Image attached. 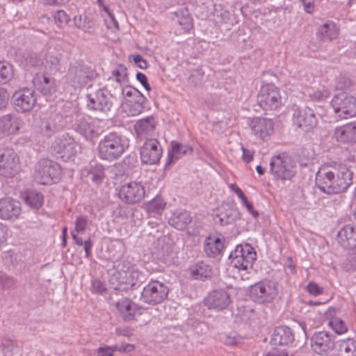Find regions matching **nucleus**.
<instances>
[{
    "label": "nucleus",
    "mask_w": 356,
    "mask_h": 356,
    "mask_svg": "<svg viewBox=\"0 0 356 356\" xmlns=\"http://www.w3.org/2000/svg\"><path fill=\"white\" fill-rule=\"evenodd\" d=\"M337 239L343 248L354 249L356 248V227L345 225L338 232Z\"/></svg>",
    "instance_id": "obj_28"
},
{
    "label": "nucleus",
    "mask_w": 356,
    "mask_h": 356,
    "mask_svg": "<svg viewBox=\"0 0 356 356\" xmlns=\"http://www.w3.org/2000/svg\"><path fill=\"white\" fill-rule=\"evenodd\" d=\"M206 76L201 68L191 70L188 82L195 87H201L206 81Z\"/></svg>",
    "instance_id": "obj_45"
},
{
    "label": "nucleus",
    "mask_w": 356,
    "mask_h": 356,
    "mask_svg": "<svg viewBox=\"0 0 356 356\" xmlns=\"http://www.w3.org/2000/svg\"><path fill=\"white\" fill-rule=\"evenodd\" d=\"M112 74L115 77V81L119 86L121 84V79L124 81H128L127 69L123 65H118L117 69L114 70Z\"/></svg>",
    "instance_id": "obj_49"
},
{
    "label": "nucleus",
    "mask_w": 356,
    "mask_h": 356,
    "mask_svg": "<svg viewBox=\"0 0 356 356\" xmlns=\"http://www.w3.org/2000/svg\"><path fill=\"white\" fill-rule=\"evenodd\" d=\"M133 60L141 69H147L149 66L147 61L139 54L133 56Z\"/></svg>",
    "instance_id": "obj_57"
},
{
    "label": "nucleus",
    "mask_w": 356,
    "mask_h": 356,
    "mask_svg": "<svg viewBox=\"0 0 356 356\" xmlns=\"http://www.w3.org/2000/svg\"><path fill=\"white\" fill-rule=\"evenodd\" d=\"M56 128L55 127L52 126L50 122H45L44 127L42 128V133L43 135L50 137L54 132H55Z\"/></svg>",
    "instance_id": "obj_61"
},
{
    "label": "nucleus",
    "mask_w": 356,
    "mask_h": 356,
    "mask_svg": "<svg viewBox=\"0 0 356 356\" xmlns=\"http://www.w3.org/2000/svg\"><path fill=\"white\" fill-rule=\"evenodd\" d=\"M177 22L184 30L188 31L192 27V17L186 8L179 9L176 13Z\"/></svg>",
    "instance_id": "obj_43"
},
{
    "label": "nucleus",
    "mask_w": 356,
    "mask_h": 356,
    "mask_svg": "<svg viewBox=\"0 0 356 356\" xmlns=\"http://www.w3.org/2000/svg\"><path fill=\"white\" fill-rule=\"evenodd\" d=\"M51 148L64 160H67L76 154L78 145L73 138L68 134H65L55 139L51 145Z\"/></svg>",
    "instance_id": "obj_16"
},
{
    "label": "nucleus",
    "mask_w": 356,
    "mask_h": 356,
    "mask_svg": "<svg viewBox=\"0 0 356 356\" xmlns=\"http://www.w3.org/2000/svg\"><path fill=\"white\" fill-rule=\"evenodd\" d=\"M120 316L125 321H131L134 319L137 306L129 298H123L115 304Z\"/></svg>",
    "instance_id": "obj_34"
},
{
    "label": "nucleus",
    "mask_w": 356,
    "mask_h": 356,
    "mask_svg": "<svg viewBox=\"0 0 356 356\" xmlns=\"http://www.w3.org/2000/svg\"><path fill=\"white\" fill-rule=\"evenodd\" d=\"M124 267L127 268V270H120L115 273L113 275V280L119 282V286L115 287L116 290L126 291L129 289H137L140 288L145 280V275L138 270L130 268L129 263H122Z\"/></svg>",
    "instance_id": "obj_5"
},
{
    "label": "nucleus",
    "mask_w": 356,
    "mask_h": 356,
    "mask_svg": "<svg viewBox=\"0 0 356 356\" xmlns=\"http://www.w3.org/2000/svg\"><path fill=\"white\" fill-rule=\"evenodd\" d=\"M165 202L159 196H156L148 204V211L151 213L160 214L165 207Z\"/></svg>",
    "instance_id": "obj_47"
},
{
    "label": "nucleus",
    "mask_w": 356,
    "mask_h": 356,
    "mask_svg": "<svg viewBox=\"0 0 356 356\" xmlns=\"http://www.w3.org/2000/svg\"><path fill=\"white\" fill-rule=\"evenodd\" d=\"M24 200L26 204L34 209H38L43 204V195L35 191H27L24 195Z\"/></svg>",
    "instance_id": "obj_41"
},
{
    "label": "nucleus",
    "mask_w": 356,
    "mask_h": 356,
    "mask_svg": "<svg viewBox=\"0 0 356 356\" xmlns=\"http://www.w3.org/2000/svg\"><path fill=\"white\" fill-rule=\"evenodd\" d=\"M33 86L36 90L42 95H51L57 90V81L56 79L47 75V73H37L33 80Z\"/></svg>",
    "instance_id": "obj_21"
},
{
    "label": "nucleus",
    "mask_w": 356,
    "mask_h": 356,
    "mask_svg": "<svg viewBox=\"0 0 356 356\" xmlns=\"http://www.w3.org/2000/svg\"><path fill=\"white\" fill-rule=\"evenodd\" d=\"M257 100L264 111H274L282 105L280 90L273 84L263 86L257 95Z\"/></svg>",
    "instance_id": "obj_11"
},
{
    "label": "nucleus",
    "mask_w": 356,
    "mask_h": 356,
    "mask_svg": "<svg viewBox=\"0 0 356 356\" xmlns=\"http://www.w3.org/2000/svg\"><path fill=\"white\" fill-rule=\"evenodd\" d=\"M324 314L327 316V317L330 318L329 325L331 326L335 333L341 334L347 331V325L344 321L338 317L334 316L335 314L334 308H328L326 311L324 312Z\"/></svg>",
    "instance_id": "obj_39"
},
{
    "label": "nucleus",
    "mask_w": 356,
    "mask_h": 356,
    "mask_svg": "<svg viewBox=\"0 0 356 356\" xmlns=\"http://www.w3.org/2000/svg\"><path fill=\"white\" fill-rule=\"evenodd\" d=\"M277 295L275 284L270 280H264L251 286L250 289V298L259 304L270 302Z\"/></svg>",
    "instance_id": "obj_12"
},
{
    "label": "nucleus",
    "mask_w": 356,
    "mask_h": 356,
    "mask_svg": "<svg viewBox=\"0 0 356 356\" xmlns=\"http://www.w3.org/2000/svg\"><path fill=\"white\" fill-rule=\"evenodd\" d=\"M307 291L314 296H318L323 293V289L321 288L317 284L309 282L307 286Z\"/></svg>",
    "instance_id": "obj_55"
},
{
    "label": "nucleus",
    "mask_w": 356,
    "mask_h": 356,
    "mask_svg": "<svg viewBox=\"0 0 356 356\" xmlns=\"http://www.w3.org/2000/svg\"><path fill=\"white\" fill-rule=\"evenodd\" d=\"M91 88L92 85H90L87 88L88 91H89ZM86 98L87 107L90 110L106 113L110 111L113 106V103L110 100V98L101 88H98L95 92H88Z\"/></svg>",
    "instance_id": "obj_15"
},
{
    "label": "nucleus",
    "mask_w": 356,
    "mask_h": 356,
    "mask_svg": "<svg viewBox=\"0 0 356 356\" xmlns=\"http://www.w3.org/2000/svg\"><path fill=\"white\" fill-rule=\"evenodd\" d=\"M270 170L275 179L290 180L296 173V164L291 156L279 154L271 159Z\"/></svg>",
    "instance_id": "obj_4"
},
{
    "label": "nucleus",
    "mask_w": 356,
    "mask_h": 356,
    "mask_svg": "<svg viewBox=\"0 0 356 356\" xmlns=\"http://www.w3.org/2000/svg\"><path fill=\"white\" fill-rule=\"evenodd\" d=\"M192 218L186 210H177L169 218V224L179 230H184L191 222Z\"/></svg>",
    "instance_id": "obj_35"
},
{
    "label": "nucleus",
    "mask_w": 356,
    "mask_h": 356,
    "mask_svg": "<svg viewBox=\"0 0 356 356\" xmlns=\"http://www.w3.org/2000/svg\"><path fill=\"white\" fill-rule=\"evenodd\" d=\"M56 22L60 23V26L67 24L70 20V17L63 10H58L54 16Z\"/></svg>",
    "instance_id": "obj_52"
},
{
    "label": "nucleus",
    "mask_w": 356,
    "mask_h": 356,
    "mask_svg": "<svg viewBox=\"0 0 356 356\" xmlns=\"http://www.w3.org/2000/svg\"><path fill=\"white\" fill-rule=\"evenodd\" d=\"M256 259L257 253L253 247L248 243L236 245L229 256V260L233 267L245 270L252 267Z\"/></svg>",
    "instance_id": "obj_6"
},
{
    "label": "nucleus",
    "mask_w": 356,
    "mask_h": 356,
    "mask_svg": "<svg viewBox=\"0 0 356 356\" xmlns=\"http://www.w3.org/2000/svg\"><path fill=\"white\" fill-rule=\"evenodd\" d=\"M126 147V140L120 134L111 132L99 142L98 156L102 160L113 161L123 154Z\"/></svg>",
    "instance_id": "obj_2"
},
{
    "label": "nucleus",
    "mask_w": 356,
    "mask_h": 356,
    "mask_svg": "<svg viewBox=\"0 0 356 356\" xmlns=\"http://www.w3.org/2000/svg\"><path fill=\"white\" fill-rule=\"evenodd\" d=\"M60 174V165L51 160L42 159L36 165L35 179L42 185L56 182L59 179Z\"/></svg>",
    "instance_id": "obj_8"
},
{
    "label": "nucleus",
    "mask_w": 356,
    "mask_h": 356,
    "mask_svg": "<svg viewBox=\"0 0 356 356\" xmlns=\"http://www.w3.org/2000/svg\"><path fill=\"white\" fill-rule=\"evenodd\" d=\"M74 129L87 140L92 141L99 136L95 125L85 117L77 116L73 124Z\"/></svg>",
    "instance_id": "obj_23"
},
{
    "label": "nucleus",
    "mask_w": 356,
    "mask_h": 356,
    "mask_svg": "<svg viewBox=\"0 0 356 356\" xmlns=\"http://www.w3.org/2000/svg\"><path fill=\"white\" fill-rule=\"evenodd\" d=\"M224 241V237L208 236L204 242V252L207 255L214 258L220 254L225 247Z\"/></svg>",
    "instance_id": "obj_32"
},
{
    "label": "nucleus",
    "mask_w": 356,
    "mask_h": 356,
    "mask_svg": "<svg viewBox=\"0 0 356 356\" xmlns=\"http://www.w3.org/2000/svg\"><path fill=\"white\" fill-rule=\"evenodd\" d=\"M351 85V81L349 78L340 75L337 77L336 81V87L339 90H344L349 88Z\"/></svg>",
    "instance_id": "obj_51"
},
{
    "label": "nucleus",
    "mask_w": 356,
    "mask_h": 356,
    "mask_svg": "<svg viewBox=\"0 0 356 356\" xmlns=\"http://www.w3.org/2000/svg\"><path fill=\"white\" fill-rule=\"evenodd\" d=\"M92 288L95 292L100 294H103L106 291L104 284L99 280H94L92 282Z\"/></svg>",
    "instance_id": "obj_58"
},
{
    "label": "nucleus",
    "mask_w": 356,
    "mask_h": 356,
    "mask_svg": "<svg viewBox=\"0 0 356 356\" xmlns=\"http://www.w3.org/2000/svg\"><path fill=\"white\" fill-rule=\"evenodd\" d=\"M97 76L95 70L81 60L70 62L66 74L67 79L74 87L83 88Z\"/></svg>",
    "instance_id": "obj_3"
},
{
    "label": "nucleus",
    "mask_w": 356,
    "mask_h": 356,
    "mask_svg": "<svg viewBox=\"0 0 356 356\" xmlns=\"http://www.w3.org/2000/svg\"><path fill=\"white\" fill-rule=\"evenodd\" d=\"M20 170L19 158L12 147L0 148V175L13 177Z\"/></svg>",
    "instance_id": "obj_9"
},
{
    "label": "nucleus",
    "mask_w": 356,
    "mask_h": 356,
    "mask_svg": "<svg viewBox=\"0 0 356 356\" xmlns=\"http://www.w3.org/2000/svg\"><path fill=\"white\" fill-rule=\"evenodd\" d=\"M136 79L143 85V86L147 90H151V87L147 81V78L145 74L142 72H138L136 74Z\"/></svg>",
    "instance_id": "obj_59"
},
{
    "label": "nucleus",
    "mask_w": 356,
    "mask_h": 356,
    "mask_svg": "<svg viewBox=\"0 0 356 356\" xmlns=\"http://www.w3.org/2000/svg\"><path fill=\"white\" fill-rule=\"evenodd\" d=\"M334 136L339 143H356V121L337 127Z\"/></svg>",
    "instance_id": "obj_26"
},
{
    "label": "nucleus",
    "mask_w": 356,
    "mask_h": 356,
    "mask_svg": "<svg viewBox=\"0 0 356 356\" xmlns=\"http://www.w3.org/2000/svg\"><path fill=\"white\" fill-rule=\"evenodd\" d=\"M146 98L145 96H140L135 99H130L127 103L128 109L127 111L129 115L136 116L139 115L144 109V104Z\"/></svg>",
    "instance_id": "obj_42"
},
{
    "label": "nucleus",
    "mask_w": 356,
    "mask_h": 356,
    "mask_svg": "<svg viewBox=\"0 0 356 356\" xmlns=\"http://www.w3.org/2000/svg\"><path fill=\"white\" fill-rule=\"evenodd\" d=\"M62 54L56 51L54 48L49 47L44 56V62H42L45 70L49 74H54L61 68L60 60Z\"/></svg>",
    "instance_id": "obj_31"
},
{
    "label": "nucleus",
    "mask_w": 356,
    "mask_h": 356,
    "mask_svg": "<svg viewBox=\"0 0 356 356\" xmlns=\"http://www.w3.org/2000/svg\"><path fill=\"white\" fill-rule=\"evenodd\" d=\"M104 22L108 29H119L118 23L112 13H109V15L104 19Z\"/></svg>",
    "instance_id": "obj_56"
},
{
    "label": "nucleus",
    "mask_w": 356,
    "mask_h": 356,
    "mask_svg": "<svg viewBox=\"0 0 356 356\" xmlns=\"http://www.w3.org/2000/svg\"><path fill=\"white\" fill-rule=\"evenodd\" d=\"M218 222L220 225H227L234 222L240 218V212L238 209L229 203H223L222 210L218 214Z\"/></svg>",
    "instance_id": "obj_29"
},
{
    "label": "nucleus",
    "mask_w": 356,
    "mask_h": 356,
    "mask_svg": "<svg viewBox=\"0 0 356 356\" xmlns=\"http://www.w3.org/2000/svg\"><path fill=\"white\" fill-rule=\"evenodd\" d=\"M36 101L35 90L29 88L19 89L15 91L12 96V102L15 110L21 113L31 111L35 106Z\"/></svg>",
    "instance_id": "obj_13"
},
{
    "label": "nucleus",
    "mask_w": 356,
    "mask_h": 356,
    "mask_svg": "<svg viewBox=\"0 0 356 356\" xmlns=\"http://www.w3.org/2000/svg\"><path fill=\"white\" fill-rule=\"evenodd\" d=\"M266 356H288V353L286 352V349L280 351L276 348H273L271 351L268 353Z\"/></svg>",
    "instance_id": "obj_64"
},
{
    "label": "nucleus",
    "mask_w": 356,
    "mask_h": 356,
    "mask_svg": "<svg viewBox=\"0 0 356 356\" xmlns=\"http://www.w3.org/2000/svg\"><path fill=\"white\" fill-rule=\"evenodd\" d=\"M338 33L333 22H327L321 26L318 30L317 35L323 41H331L337 37Z\"/></svg>",
    "instance_id": "obj_40"
},
{
    "label": "nucleus",
    "mask_w": 356,
    "mask_h": 356,
    "mask_svg": "<svg viewBox=\"0 0 356 356\" xmlns=\"http://www.w3.org/2000/svg\"><path fill=\"white\" fill-rule=\"evenodd\" d=\"M19 119L12 114H7L0 118V131L8 134H15L19 129Z\"/></svg>",
    "instance_id": "obj_36"
},
{
    "label": "nucleus",
    "mask_w": 356,
    "mask_h": 356,
    "mask_svg": "<svg viewBox=\"0 0 356 356\" xmlns=\"http://www.w3.org/2000/svg\"><path fill=\"white\" fill-rule=\"evenodd\" d=\"M156 122L153 116H148L139 120L134 125V129L138 138L148 139L156 128Z\"/></svg>",
    "instance_id": "obj_30"
},
{
    "label": "nucleus",
    "mask_w": 356,
    "mask_h": 356,
    "mask_svg": "<svg viewBox=\"0 0 356 356\" xmlns=\"http://www.w3.org/2000/svg\"><path fill=\"white\" fill-rule=\"evenodd\" d=\"M232 302L229 292L225 289L211 291L204 299V304L209 309L220 312L226 309Z\"/></svg>",
    "instance_id": "obj_17"
},
{
    "label": "nucleus",
    "mask_w": 356,
    "mask_h": 356,
    "mask_svg": "<svg viewBox=\"0 0 356 356\" xmlns=\"http://www.w3.org/2000/svg\"><path fill=\"white\" fill-rule=\"evenodd\" d=\"M24 62L26 65L35 67L40 65L42 62L39 55L33 51H27L24 55Z\"/></svg>",
    "instance_id": "obj_48"
},
{
    "label": "nucleus",
    "mask_w": 356,
    "mask_h": 356,
    "mask_svg": "<svg viewBox=\"0 0 356 356\" xmlns=\"http://www.w3.org/2000/svg\"><path fill=\"white\" fill-rule=\"evenodd\" d=\"M353 175V172L344 163L327 162L316 172V184L325 193L338 194L346 191L352 185Z\"/></svg>",
    "instance_id": "obj_1"
},
{
    "label": "nucleus",
    "mask_w": 356,
    "mask_h": 356,
    "mask_svg": "<svg viewBox=\"0 0 356 356\" xmlns=\"http://www.w3.org/2000/svg\"><path fill=\"white\" fill-rule=\"evenodd\" d=\"M330 104L334 113L341 118L356 115V98L346 92L336 94Z\"/></svg>",
    "instance_id": "obj_7"
},
{
    "label": "nucleus",
    "mask_w": 356,
    "mask_h": 356,
    "mask_svg": "<svg viewBox=\"0 0 356 356\" xmlns=\"http://www.w3.org/2000/svg\"><path fill=\"white\" fill-rule=\"evenodd\" d=\"M334 349L336 356H356V341L350 338L337 341Z\"/></svg>",
    "instance_id": "obj_37"
},
{
    "label": "nucleus",
    "mask_w": 356,
    "mask_h": 356,
    "mask_svg": "<svg viewBox=\"0 0 356 356\" xmlns=\"http://www.w3.org/2000/svg\"><path fill=\"white\" fill-rule=\"evenodd\" d=\"M230 188L233 191H234L237 194L238 197L242 200L243 203L247 202V197L245 195V194L239 187H238L236 184H231Z\"/></svg>",
    "instance_id": "obj_62"
},
{
    "label": "nucleus",
    "mask_w": 356,
    "mask_h": 356,
    "mask_svg": "<svg viewBox=\"0 0 356 356\" xmlns=\"http://www.w3.org/2000/svg\"><path fill=\"white\" fill-rule=\"evenodd\" d=\"M241 149L243 151L242 159L245 163H250L253 159V153L241 146Z\"/></svg>",
    "instance_id": "obj_63"
},
{
    "label": "nucleus",
    "mask_w": 356,
    "mask_h": 356,
    "mask_svg": "<svg viewBox=\"0 0 356 356\" xmlns=\"http://www.w3.org/2000/svg\"><path fill=\"white\" fill-rule=\"evenodd\" d=\"M145 194V187L137 181H131L122 186L118 193L119 197L122 202L130 204L142 201Z\"/></svg>",
    "instance_id": "obj_18"
},
{
    "label": "nucleus",
    "mask_w": 356,
    "mask_h": 356,
    "mask_svg": "<svg viewBox=\"0 0 356 356\" xmlns=\"http://www.w3.org/2000/svg\"><path fill=\"white\" fill-rule=\"evenodd\" d=\"M13 76V67L6 61H0V83H8Z\"/></svg>",
    "instance_id": "obj_44"
},
{
    "label": "nucleus",
    "mask_w": 356,
    "mask_h": 356,
    "mask_svg": "<svg viewBox=\"0 0 356 356\" xmlns=\"http://www.w3.org/2000/svg\"><path fill=\"white\" fill-rule=\"evenodd\" d=\"M293 120L295 124L305 131H310L318 125V117L314 111L308 106L294 109Z\"/></svg>",
    "instance_id": "obj_14"
},
{
    "label": "nucleus",
    "mask_w": 356,
    "mask_h": 356,
    "mask_svg": "<svg viewBox=\"0 0 356 356\" xmlns=\"http://www.w3.org/2000/svg\"><path fill=\"white\" fill-rule=\"evenodd\" d=\"M88 222V218L86 216H79L75 222V232H83L86 227Z\"/></svg>",
    "instance_id": "obj_53"
},
{
    "label": "nucleus",
    "mask_w": 356,
    "mask_h": 356,
    "mask_svg": "<svg viewBox=\"0 0 356 356\" xmlns=\"http://www.w3.org/2000/svg\"><path fill=\"white\" fill-rule=\"evenodd\" d=\"M168 287L156 280L151 281L143 286L140 300L151 305H156L163 302L168 297Z\"/></svg>",
    "instance_id": "obj_10"
},
{
    "label": "nucleus",
    "mask_w": 356,
    "mask_h": 356,
    "mask_svg": "<svg viewBox=\"0 0 356 356\" xmlns=\"http://www.w3.org/2000/svg\"><path fill=\"white\" fill-rule=\"evenodd\" d=\"M20 202L12 198L0 200V218L6 220H14L21 211Z\"/></svg>",
    "instance_id": "obj_24"
},
{
    "label": "nucleus",
    "mask_w": 356,
    "mask_h": 356,
    "mask_svg": "<svg viewBox=\"0 0 356 356\" xmlns=\"http://www.w3.org/2000/svg\"><path fill=\"white\" fill-rule=\"evenodd\" d=\"M119 86L122 94L126 97H133V99H135L138 98L140 95L143 96V95L135 88L127 87L126 88H122L121 85Z\"/></svg>",
    "instance_id": "obj_50"
},
{
    "label": "nucleus",
    "mask_w": 356,
    "mask_h": 356,
    "mask_svg": "<svg viewBox=\"0 0 356 356\" xmlns=\"http://www.w3.org/2000/svg\"><path fill=\"white\" fill-rule=\"evenodd\" d=\"M192 152L193 148L191 146L184 145L179 142L172 141L171 143V150L168 152L165 168L166 169L172 163L177 161L181 156L191 154Z\"/></svg>",
    "instance_id": "obj_33"
},
{
    "label": "nucleus",
    "mask_w": 356,
    "mask_h": 356,
    "mask_svg": "<svg viewBox=\"0 0 356 356\" xmlns=\"http://www.w3.org/2000/svg\"><path fill=\"white\" fill-rule=\"evenodd\" d=\"M87 178L92 182L98 184L102 182L105 177L104 167L102 164L96 161L90 162L87 168Z\"/></svg>",
    "instance_id": "obj_38"
},
{
    "label": "nucleus",
    "mask_w": 356,
    "mask_h": 356,
    "mask_svg": "<svg viewBox=\"0 0 356 356\" xmlns=\"http://www.w3.org/2000/svg\"><path fill=\"white\" fill-rule=\"evenodd\" d=\"M309 97L313 101H323L328 97V92L327 90H317L310 94Z\"/></svg>",
    "instance_id": "obj_54"
},
{
    "label": "nucleus",
    "mask_w": 356,
    "mask_h": 356,
    "mask_svg": "<svg viewBox=\"0 0 356 356\" xmlns=\"http://www.w3.org/2000/svg\"><path fill=\"white\" fill-rule=\"evenodd\" d=\"M9 95L8 92L0 88V109L5 108L8 102Z\"/></svg>",
    "instance_id": "obj_60"
},
{
    "label": "nucleus",
    "mask_w": 356,
    "mask_h": 356,
    "mask_svg": "<svg viewBox=\"0 0 356 356\" xmlns=\"http://www.w3.org/2000/svg\"><path fill=\"white\" fill-rule=\"evenodd\" d=\"M141 161L145 164L157 163L162 156V148L155 138L147 139L140 151Z\"/></svg>",
    "instance_id": "obj_19"
},
{
    "label": "nucleus",
    "mask_w": 356,
    "mask_h": 356,
    "mask_svg": "<svg viewBox=\"0 0 356 356\" xmlns=\"http://www.w3.org/2000/svg\"><path fill=\"white\" fill-rule=\"evenodd\" d=\"M213 15V22L218 26L223 24L233 26L238 23L237 17L234 11L229 10L226 6L221 4L214 6Z\"/></svg>",
    "instance_id": "obj_25"
},
{
    "label": "nucleus",
    "mask_w": 356,
    "mask_h": 356,
    "mask_svg": "<svg viewBox=\"0 0 356 356\" xmlns=\"http://www.w3.org/2000/svg\"><path fill=\"white\" fill-rule=\"evenodd\" d=\"M295 341L293 330L288 326L277 327L271 336L270 343L274 346L286 348L291 347Z\"/></svg>",
    "instance_id": "obj_22"
},
{
    "label": "nucleus",
    "mask_w": 356,
    "mask_h": 356,
    "mask_svg": "<svg viewBox=\"0 0 356 356\" xmlns=\"http://www.w3.org/2000/svg\"><path fill=\"white\" fill-rule=\"evenodd\" d=\"M335 346L332 335L327 332H316L311 339V347L317 354H327Z\"/></svg>",
    "instance_id": "obj_20"
},
{
    "label": "nucleus",
    "mask_w": 356,
    "mask_h": 356,
    "mask_svg": "<svg viewBox=\"0 0 356 356\" xmlns=\"http://www.w3.org/2000/svg\"><path fill=\"white\" fill-rule=\"evenodd\" d=\"M250 126L254 134L261 138L269 136L273 131V121L264 118H253Z\"/></svg>",
    "instance_id": "obj_27"
},
{
    "label": "nucleus",
    "mask_w": 356,
    "mask_h": 356,
    "mask_svg": "<svg viewBox=\"0 0 356 356\" xmlns=\"http://www.w3.org/2000/svg\"><path fill=\"white\" fill-rule=\"evenodd\" d=\"M17 282L12 276L0 273V288L2 290L12 291L17 288Z\"/></svg>",
    "instance_id": "obj_46"
}]
</instances>
